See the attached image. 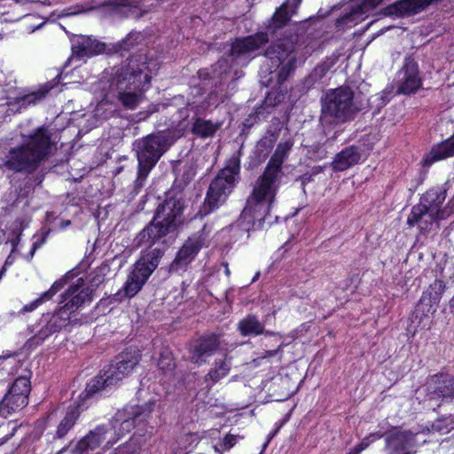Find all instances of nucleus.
<instances>
[{
	"label": "nucleus",
	"mask_w": 454,
	"mask_h": 454,
	"mask_svg": "<svg viewBox=\"0 0 454 454\" xmlns=\"http://www.w3.org/2000/svg\"><path fill=\"white\" fill-rule=\"evenodd\" d=\"M78 417L79 413L75 409L69 411L58 426L56 431V437L59 439L64 437L68 433V431L74 427Z\"/></svg>",
	"instance_id": "obj_29"
},
{
	"label": "nucleus",
	"mask_w": 454,
	"mask_h": 454,
	"mask_svg": "<svg viewBox=\"0 0 454 454\" xmlns=\"http://www.w3.org/2000/svg\"><path fill=\"white\" fill-rule=\"evenodd\" d=\"M184 203L181 198L168 195L159 206L152 223L147 228V235L153 240L164 237L174 231L182 222Z\"/></svg>",
	"instance_id": "obj_7"
},
{
	"label": "nucleus",
	"mask_w": 454,
	"mask_h": 454,
	"mask_svg": "<svg viewBox=\"0 0 454 454\" xmlns=\"http://www.w3.org/2000/svg\"><path fill=\"white\" fill-rule=\"evenodd\" d=\"M46 298L43 297V294L40 295V297H38L37 299H35V301H33L32 302H30L29 304H27L25 305L21 310H20V313L22 314H25V313H27V312H32L34 311L39 305H41L42 303H43L44 301H46Z\"/></svg>",
	"instance_id": "obj_41"
},
{
	"label": "nucleus",
	"mask_w": 454,
	"mask_h": 454,
	"mask_svg": "<svg viewBox=\"0 0 454 454\" xmlns=\"http://www.w3.org/2000/svg\"><path fill=\"white\" fill-rule=\"evenodd\" d=\"M259 275H260V273L257 272L256 275L254 277L252 281L254 282L257 279V278L259 277Z\"/></svg>",
	"instance_id": "obj_55"
},
{
	"label": "nucleus",
	"mask_w": 454,
	"mask_h": 454,
	"mask_svg": "<svg viewBox=\"0 0 454 454\" xmlns=\"http://www.w3.org/2000/svg\"><path fill=\"white\" fill-rule=\"evenodd\" d=\"M114 5L120 7L137 8L141 0H112Z\"/></svg>",
	"instance_id": "obj_43"
},
{
	"label": "nucleus",
	"mask_w": 454,
	"mask_h": 454,
	"mask_svg": "<svg viewBox=\"0 0 454 454\" xmlns=\"http://www.w3.org/2000/svg\"><path fill=\"white\" fill-rule=\"evenodd\" d=\"M4 272H5V267H3L2 270H0V279L4 276Z\"/></svg>",
	"instance_id": "obj_53"
},
{
	"label": "nucleus",
	"mask_w": 454,
	"mask_h": 454,
	"mask_svg": "<svg viewBox=\"0 0 454 454\" xmlns=\"http://www.w3.org/2000/svg\"><path fill=\"white\" fill-rule=\"evenodd\" d=\"M28 403V400L22 395L18 396L16 394L7 392L0 402V415L7 417L12 413L22 410Z\"/></svg>",
	"instance_id": "obj_24"
},
{
	"label": "nucleus",
	"mask_w": 454,
	"mask_h": 454,
	"mask_svg": "<svg viewBox=\"0 0 454 454\" xmlns=\"http://www.w3.org/2000/svg\"><path fill=\"white\" fill-rule=\"evenodd\" d=\"M66 281L64 279L56 280L48 291L43 293V297H45L47 301L51 300L57 292L64 287Z\"/></svg>",
	"instance_id": "obj_40"
},
{
	"label": "nucleus",
	"mask_w": 454,
	"mask_h": 454,
	"mask_svg": "<svg viewBox=\"0 0 454 454\" xmlns=\"http://www.w3.org/2000/svg\"><path fill=\"white\" fill-rule=\"evenodd\" d=\"M139 259L135 266V270L128 277V279L122 290L118 291L114 297V301H121L124 297L131 298L138 293L142 286V268Z\"/></svg>",
	"instance_id": "obj_19"
},
{
	"label": "nucleus",
	"mask_w": 454,
	"mask_h": 454,
	"mask_svg": "<svg viewBox=\"0 0 454 454\" xmlns=\"http://www.w3.org/2000/svg\"><path fill=\"white\" fill-rule=\"evenodd\" d=\"M92 287H86L82 290H80L78 285L69 287L65 294H63L64 301H66L65 305L58 310L52 320L43 328L47 329L45 335L56 332L62 327L63 324H58V318L67 321L72 313L82 305L90 303L92 301Z\"/></svg>",
	"instance_id": "obj_8"
},
{
	"label": "nucleus",
	"mask_w": 454,
	"mask_h": 454,
	"mask_svg": "<svg viewBox=\"0 0 454 454\" xmlns=\"http://www.w3.org/2000/svg\"><path fill=\"white\" fill-rule=\"evenodd\" d=\"M278 350L266 351V355L263 357L273 356L277 354Z\"/></svg>",
	"instance_id": "obj_50"
},
{
	"label": "nucleus",
	"mask_w": 454,
	"mask_h": 454,
	"mask_svg": "<svg viewBox=\"0 0 454 454\" xmlns=\"http://www.w3.org/2000/svg\"><path fill=\"white\" fill-rule=\"evenodd\" d=\"M231 370V357L227 354H223L222 357L216 358L212 368L205 376V380L211 385L218 382L226 377Z\"/></svg>",
	"instance_id": "obj_22"
},
{
	"label": "nucleus",
	"mask_w": 454,
	"mask_h": 454,
	"mask_svg": "<svg viewBox=\"0 0 454 454\" xmlns=\"http://www.w3.org/2000/svg\"><path fill=\"white\" fill-rule=\"evenodd\" d=\"M428 390H431L432 398H434V396L453 398L454 376L434 375L428 386Z\"/></svg>",
	"instance_id": "obj_20"
},
{
	"label": "nucleus",
	"mask_w": 454,
	"mask_h": 454,
	"mask_svg": "<svg viewBox=\"0 0 454 454\" xmlns=\"http://www.w3.org/2000/svg\"><path fill=\"white\" fill-rule=\"evenodd\" d=\"M119 99L125 107L134 109L138 104L139 97L135 92H121L119 95Z\"/></svg>",
	"instance_id": "obj_35"
},
{
	"label": "nucleus",
	"mask_w": 454,
	"mask_h": 454,
	"mask_svg": "<svg viewBox=\"0 0 454 454\" xmlns=\"http://www.w3.org/2000/svg\"><path fill=\"white\" fill-rule=\"evenodd\" d=\"M158 365L160 370L165 372H172L175 368V363L171 358L170 353L166 350L160 355V358L158 362Z\"/></svg>",
	"instance_id": "obj_37"
},
{
	"label": "nucleus",
	"mask_w": 454,
	"mask_h": 454,
	"mask_svg": "<svg viewBox=\"0 0 454 454\" xmlns=\"http://www.w3.org/2000/svg\"><path fill=\"white\" fill-rule=\"evenodd\" d=\"M46 92L47 91H37L24 95L22 97L18 98V103L22 106L35 105L44 97Z\"/></svg>",
	"instance_id": "obj_34"
},
{
	"label": "nucleus",
	"mask_w": 454,
	"mask_h": 454,
	"mask_svg": "<svg viewBox=\"0 0 454 454\" xmlns=\"http://www.w3.org/2000/svg\"><path fill=\"white\" fill-rule=\"evenodd\" d=\"M418 434L408 430H396L387 436V454H414L419 446Z\"/></svg>",
	"instance_id": "obj_11"
},
{
	"label": "nucleus",
	"mask_w": 454,
	"mask_h": 454,
	"mask_svg": "<svg viewBox=\"0 0 454 454\" xmlns=\"http://www.w3.org/2000/svg\"><path fill=\"white\" fill-rule=\"evenodd\" d=\"M151 259H147V262L144 261V280L147 278L153 270L157 267L159 259L162 255V252L160 248L156 247L152 251Z\"/></svg>",
	"instance_id": "obj_32"
},
{
	"label": "nucleus",
	"mask_w": 454,
	"mask_h": 454,
	"mask_svg": "<svg viewBox=\"0 0 454 454\" xmlns=\"http://www.w3.org/2000/svg\"><path fill=\"white\" fill-rule=\"evenodd\" d=\"M8 387V385L5 384V382H3L0 380V393L4 391V389Z\"/></svg>",
	"instance_id": "obj_51"
},
{
	"label": "nucleus",
	"mask_w": 454,
	"mask_h": 454,
	"mask_svg": "<svg viewBox=\"0 0 454 454\" xmlns=\"http://www.w3.org/2000/svg\"><path fill=\"white\" fill-rule=\"evenodd\" d=\"M314 171H315V173H318L319 171H322V168L321 167L315 168Z\"/></svg>",
	"instance_id": "obj_54"
},
{
	"label": "nucleus",
	"mask_w": 454,
	"mask_h": 454,
	"mask_svg": "<svg viewBox=\"0 0 454 454\" xmlns=\"http://www.w3.org/2000/svg\"><path fill=\"white\" fill-rule=\"evenodd\" d=\"M239 330L243 336L260 334L263 332V325L254 316H247L239 323Z\"/></svg>",
	"instance_id": "obj_27"
},
{
	"label": "nucleus",
	"mask_w": 454,
	"mask_h": 454,
	"mask_svg": "<svg viewBox=\"0 0 454 454\" xmlns=\"http://www.w3.org/2000/svg\"><path fill=\"white\" fill-rule=\"evenodd\" d=\"M107 374L104 370L97 377L92 379L86 387L85 393L86 396H91L96 393L105 389L106 387L114 386L113 383L106 381Z\"/></svg>",
	"instance_id": "obj_28"
},
{
	"label": "nucleus",
	"mask_w": 454,
	"mask_h": 454,
	"mask_svg": "<svg viewBox=\"0 0 454 454\" xmlns=\"http://www.w3.org/2000/svg\"><path fill=\"white\" fill-rule=\"evenodd\" d=\"M265 33H257L254 35L236 40L231 46V55L236 58H249L268 42Z\"/></svg>",
	"instance_id": "obj_15"
},
{
	"label": "nucleus",
	"mask_w": 454,
	"mask_h": 454,
	"mask_svg": "<svg viewBox=\"0 0 454 454\" xmlns=\"http://www.w3.org/2000/svg\"><path fill=\"white\" fill-rule=\"evenodd\" d=\"M191 437H192V435H185V438H186V439H189V438H191Z\"/></svg>",
	"instance_id": "obj_58"
},
{
	"label": "nucleus",
	"mask_w": 454,
	"mask_h": 454,
	"mask_svg": "<svg viewBox=\"0 0 454 454\" xmlns=\"http://www.w3.org/2000/svg\"><path fill=\"white\" fill-rule=\"evenodd\" d=\"M383 0H362L356 13L365 14L378 7Z\"/></svg>",
	"instance_id": "obj_39"
},
{
	"label": "nucleus",
	"mask_w": 454,
	"mask_h": 454,
	"mask_svg": "<svg viewBox=\"0 0 454 454\" xmlns=\"http://www.w3.org/2000/svg\"><path fill=\"white\" fill-rule=\"evenodd\" d=\"M239 436L235 434H227L224 438L214 445V450L217 454H223V452L230 450L238 442Z\"/></svg>",
	"instance_id": "obj_31"
},
{
	"label": "nucleus",
	"mask_w": 454,
	"mask_h": 454,
	"mask_svg": "<svg viewBox=\"0 0 454 454\" xmlns=\"http://www.w3.org/2000/svg\"><path fill=\"white\" fill-rule=\"evenodd\" d=\"M361 159V153L355 146L344 148L338 153L331 166L334 171H344L357 164Z\"/></svg>",
	"instance_id": "obj_21"
},
{
	"label": "nucleus",
	"mask_w": 454,
	"mask_h": 454,
	"mask_svg": "<svg viewBox=\"0 0 454 454\" xmlns=\"http://www.w3.org/2000/svg\"><path fill=\"white\" fill-rule=\"evenodd\" d=\"M221 126L222 122L198 118L193 123L192 132L200 137L206 138L214 136Z\"/></svg>",
	"instance_id": "obj_26"
},
{
	"label": "nucleus",
	"mask_w": 454,
	"mask_h": 454,
	"mask_svg": "<svg viewBox=\"0 0 454 454\" xmlns=\"http://www.w3.org/2000/svg\"><path fill=\"white\" fill-rule=\"evenodd\" d=\"M301 0H287L274 13L271 20V27L274 28L284 26L294 14L296 8Z\"/></svg>",
	"instance_id": "obj_25"
},
{
	"label": "nucleus",
	"mask_w": 454,
	"mask_h": 454,
	"mask_svg": "<svg viewBox=\"0 0 454 454\" xmlns=\"http://www.w3.org/2000/svg\"><path fill=\"white\" fill-rule=\"evenodd\" d=\"M55 145L56 140L50 129L39 127L22 145L8 151L2 166L15 173H33L50 156Z\"/></svg>",
	"instance_id": "obj_2"
},
{
	"label": "nucleus",
	"mask_w": 454,
	"mask_h": 454,
	"mask_svg": "<svg viewBox=\"0 0 454 454\" xmlns=\"http://www.w3.org/2000/svg\"><path fill=\"white\" fill-rule=\"evenodd\" d=\"M152 68H150L149 67H147L146 68L150 71V72H153L154 70H156L159 67V62L158 61H154L153 62L152 64Z\"/></svg>",
	"instance_id": "obj_48"
},
{
	"label": "nucleus",
	"mask_w": 454,
	"mask_h": 454,
	"mask_svg": "<svg viewBox=\"0 0 454 454\" xmlns=\"http://www.w3.org/2000/svg\"><path fill=\"white\" fill-rule=\"evenodd\" d=\"M454 155V134L444 142L434 146L424 159L425 165L444 160Z\"/></svg>",
	"instance_id": "obj_23"
},
{
	"label": "nucleus",
	"mask_w": 454,
	"mask_h": 454,
	"mask_svg": "<svg viewBox=\"0 0 454 454\" xmlns=\"http://www.w3.org/2000/svg\"><path fill=\"white\" fill-rule=\"evenodd\" d=\"M70 224H71V221H70V220L62 221V222L60 223V227H61L62 229H64V228L68 227Z\"/></svg>",
	"instance_id": "obj_49"
},
{
	"label": "nucleus",
	"mask_w": 454,
	"mask_h": 454,
	"mask_svg": "<svg viewBox=\"0 0 454 454\" xmlns=\"http://www.w3.org/2000/svg\"><path fill=\"white\" fill-rule=\"evenodd\" d=\"M450 306L451 311L454 313V295H453V298L450 301Z\"/></svg>",
	"instance_id": "obj_52"
},
{
	"label": "nucleus",
	"mask_w": 454,
	"mask_h": 454,
	"mask_svg": "<svg viewBox=\"0 0 454 454\" xmlns=\"http://www.w3.org/2000/svg\"><path fill=\"white\" fill-rule=\"evenodd\" d=\"M433 428L443 433H447L451 429H454V415H450L449 417L436 421L434 423Z\"/></svg>",
	"instance_id": "obj_36"
},
{
	"label": "nucleus",
	"mask_w": 454,
	"mask_h": 454,
	"mask_svg": "<svg viewBox=\"0 0 454 454\" xmlns=\"http://www.w3.org/2000/svg\"><path fill=\"white\" fill-rule=\"evenodd\" d=\"M144 76H145L144 83H145V82H149V80H150V79H148V78H147V74H145V75H144Z\"/></svg>",
	"instance_id": "obj_56"
},
{
	"label": "nucleus",
	"mask_w": 454,
	"mask_h": 454,
	"mask_svg": "<svg viewBox=\"0 0 454 454\" xmlns=\"http://www.w3.org/2000/svg\"><path fill=\"white\" fill-rule=\"evenodd\" d=\"M444 200L445 195L442 192H427L420 199L419 203L412 207L407 223L410 226L417 225L422 231L437 229L438 222L452 214L449 204L442 207Z\"/></svg>",
	"instance_id": "obj_3"
},
{
	"label": "nucleus",
	"mask_w": 454,
	"mask_h": 454,
	"mask_svg": "<svg viewBox=\"0 0 454 454\" xmlns=\"http://www.w3.org/2000/svg\"><path fill=\"white\" fill-rule=\"evenodd\" d=\"M182 441H183V438H181L179 441H178V444H182Z\"/></svg>",
	"instance_id": "obj_57"
},
{
	"label": "nucleus",
	"mask_w": 454,
	"mask_h": 454,
	"mask_svg": "<svg viewBox=\"0 0 454 454\" xmlns=\"http://www.w3.org/2000/svg\"><path fill=\"white\" fill-rule=\"evenodd\" d=\"M142 40V35L140 32H131L123 40L122 48L126 51L132 49L135 45H137Z\"/></svg>",
	"instance_id": "obj_38"
},
{
	"label": "nucleus",
	"mask_w": 454,
	"mask_h": 454,
	"mask_svg": "<svg viewBox=\"0 0 454 454\" xmlns=\"http://www.w3.org/2000/svg\"><path fill=\"white\" fill-rule=\"evenodd\" d=\"M382 435L383 434L381 433L371 434L367 437L364 438L358 445H356L353 450H351L347 454H360L364 450H365L367 447H369V445L372 442H374L378 439H380L382 437Z\"/></svg>",
	"instance_id": "obj_33"
},
{
	"label": "nucleus",
	"mask_w": 454,
	"mask_h": 454,
	"mask_svg": "<svg viewBox=\"0 0 454 454\" xmlns=\"http://www.w3.org/2000/svg\"><path fill=\"white\" fill-rule=\"evenodd\" d=\"M115 426H98L81 439L73 449V454H85L105 443L104 448H111L116 442Z\"/></svg>",
	"instance_id": "obj_10"
},
{
	"label": "nucleus",
	"mask_w": 454,
	"mask_h": 454,
	"mask_svg": "<svg viewBox=\"0 0 454 454\" xmlns=\"http://www.w3.org/2000/svg\"><path fill=\"white\" fill-rule=\"evenodd\" d=\"M353 98V91L347 87H339L327 92L322 103V124L334 125L352 120L359 110Z\"/></svg>",
	"instance_id": "obj_4"
},
{
	"label": "nucleus",
	"mask_w": 454,
	"mask_h": 454,
	"mask_svg": "<svg viewBox=\"0 0 454 454\" xmlns=\"http://www.w3.org/2000/svg\"><path fill=\"white\" fill-rule=\"evenodd\" d=\"M137 180L142 176V154L140 152H137Z\"/></svg>",
	"instance_id": "obj_45"
},
{
	"label": "nucleus",
	"mask_w": 454,
	"mask_h": 454,
	"mask_svg": "<svg viewBox=\"0 0 454 454\" xmlns=\"http://www.w3.org/2000/svg\"><path fill=\"white\" fill-rule=\"evenodd\" d=\"M239 173V160L233 157L211 182L203 209L200 211L201 215H207L225 201L235 185Z\"/></svg>",
	"instance_id": "obj_5"
},
{
	"label": "nucleus",
	"mask_w": 454,
	"mask_h": 454,
	"mask_svg": "<svg viewBox=\"0 0 454 454\" xmlns=\"http://www.w3.org/2000/svg\"><path fill=\"white\" fill-rule=\"evenodd\" d=\"M45 242V238H43L42 240L37 243V242H35L33 244V247H32V249L30 251V258H32L36 251V249L41 246L43 245V243Z\"/></svg>",
	"instance_id": "obj_47"
},
{
	"label": "nucleus",
	"mask_w": 454,
	"mask_h": 454,
	"mask_svg": "<svg viewBox=\"0 0 454 454\" xmlns=\"http://www.w3.org/2000/svg\"><path fill=\"white\" fill-rule=\"evenodd\" d=\"M105 268L97 269L94 272V276L91 278V286L96 288L104 282Z\"/></svg>",
	"instance_id": "obj_42"
},
{
	"label": "nucleus",
	"mask_w": 454,
	"mask_h": 454,
	"mask_svg": "<svg viewBox=\"0 0 454 454\" xmlns=\"http://www.w3.org/2000/svg\"><path fill=\"white\" fill-rule=\"evenodd\" d=\"M141 353L138 347L130 346L119 355L115 361L112 363L106 371L107 374L106 381L117 384L122 379L127 377L141 360Z\"/></svg>",
	"instance_id": "obj_9"
},
{
	"label": "nucleus",
	"mask_w": 454,
	"mask_h": 454,
	"mask_svg": "<svg viewBox=\"0 0 454 454\" xmlns=\"http://www.w3.org/2000/svg\"><path fill=\"white\" fill-rule=\"evenodd\" d=\"M369 104L372 106L375 105V106L377 107H381L382 106H384L386 102L383 98V94H376L374 96H372L369 98Z\"/></svg>",
	"instance_id": "obj_44"
},
{
	"label": "nucleus",
	"mask_w": 454,
	"mask_h": 454,
	"mask_svg": "<svg viewBox=\"0 0 454 454\" xmlns=\"http://www.w3.org/2000/svg\"><path fill=\"white\" fill-rule=\"evenodd\" d=\"M293 146L291 141L280 143L269 160L263 174L255 182L247 200L241 219L255 223L265 219L275 201L279 187L282 164Z\"/></svg>",
	"instance_id": "obj_1"
},
{
	"label": "nucleus",
	"mask_w": 454,
	"mask_h": 454,
	"mask_svg": "<svg viewBox=\"0 0 454 454\" xmlns=\"http://www.w3.org/2000/svg\"><path fill=\"white\" fill-rule=\"evenodd\" d=\"M169 144L164 134H157L144 139V176L159 160Z\"/></svg>",
	"instance_id": "obj_12"
},
{
	"label": "nucleus",
	"mask_w": 454,
	"mask_h": 454,
	"mask_svg": "<svg viewBox=\"0 0 454 454\" xmlns=\"http://www.w3.org/2000/svg\"><path fill=\"white\" fill-rule=\"evenodd\" d=\"M72 55L74 58H90L104 53L106 51L105 43L86 35H76L71 40Z\"/></svg>",
	"instance_id": "obj_14"
},
{
	"label": "nucleus",
	"mask_w": 454,
	"mask_h": 454,
	"mask_svg": "<svg viewBox=\"0 0 454 454\" xmlns=\"http://www.w3.org/2000/svg\"><path fill=\"white\" fill-rule=\"evenodd\" d=\"M268 63L261 68L262 73L275 74L278 82L282 83L294 70L296 53L294 43L290 39L281 40L270 45L265 52Z\"/></svg>",
	"instance_id": "obj_6"
},
{
	"label": "nucleus",
	"mask_w": 454,
	"mask_h": 454,
	"mask_svg": "<svg viewBox=\"0 0 454 454\" xmlns=\"http://www.w3.org/2000/svg\"><path fill=\"white\" fill-rule=\"evenodd\" d=\"M8 392L16 394V395H22L25 399L28 400V395L30 393V381L27 377H19L15 380L12 385L10 387Z\"/></svg>",
	"instance_id": "obj_30"
},
{
	"label": "nucleus",
	"mask_w": 454,
	"mask_h": 454,
	"mask_svg": "<svg viewBox=\"0 0 454 454\" xmlns=\"http://www.w3.org/2000/svg\"><path fill=\"white\" fill-rule=\"evenodd\" d=\"M203 245L204 239L202 235L189 238L178 251L174 263L176 265H187L195 258Z\"/></svg>",
	"instance_id": "obj_18"
},
{
	"label": "nucleus",
	"mask_w": 454,
	"mask_h": 454,
	"mask_svg": "<svg viewBox=\"0 0 454 454\" xmlns=\"http://www.w3.org/2000/svg\"><path fill=\"white\" fill-rule=\"evenodd\" d=\"M141 414V408L129 407L122 411H118L113 419V426L117 427L116 424H120L118 431H116V437L118 440L121 436L129 433L134 427L137 422H139V417Z\"/></svg>",
	"instance_id": "obj_17"
},
{
	"label": "nucleus",
	"mask_w": 454,
	"mask_h": 454,
	"mask_svg": "<svg viewBox=\"0 0 454 454\" xmlns=\"http://www.w3.org/2000/svg\"><path fill=\"white\" fill-rule=\"evenodd\" d=\"M7 85H9V82H7L6 74L0 70V90L4 89Z\"/></svg>",
	"instance_id": "obj_46"
},
{
	"label": "nucleus",
	"mask_w": 454,
	"mask_h": 454,
	"mask_svg": "<svg viewBox=\"0 0 454 454\" xmlns=\"http://www.w3.org/2000/svg\"><path fill=\"white\" fill-rule=\"evenodd\" d=\"M398 91L403 94L415 92L421 85L419 76L418 64L412 59H406L403 68L398 73Z\"/></svg>",
	"instance_id": "obj_13"
},
{
	"label": "nucleus",
	"mask_w": 454,
	"mask_h": 454,
	"mask_svg": "<svg viewBox=\"0 0 454 454\" xmlns=\"http://www.w3.org/2000/svg\"><path fill=\"white\" fill-rule=\"evenodd\" d=\"M219 338L215 334L198 339L191 348V360L196 364H204L219 348Z\"/></svg>",
	"instance_id": "obj_16"
}]
</instances>
